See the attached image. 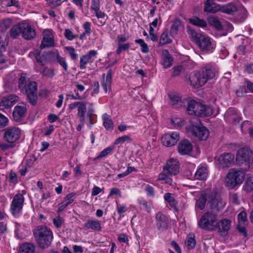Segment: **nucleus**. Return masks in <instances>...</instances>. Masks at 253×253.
Returning a JSON list of instances; mask_svg holds the SVG:
<instances>
[{"label":"nucleus","mask_w":253,"mask_h":253,"mask_svg":"<svg viewBox=\"0 0 253 253\" xmlns=\"http://www.w3.org/2000/svg\"><path fill=\"white\" fill-rule=\"evenodd\" d=\"M218 73L216 67L211 64L207 65L200 71L191 74L189 77L190 84L193 87L199 88L204 85L209 80L214 78Z\"/></svg>","instance_id":"obj_1"},{"label":"nucleus","mask_w":253,"mask_h":253,"mask_svg":"<svg viewBox=\"0 0 253 253\" xmlns=\"http://www.w3.org/2000/svg\"><path fill=\"white\" fill-rule=\"evenodd\" d=\"M179 168L180 164L177 159H169L163 166V171L159 174L157 181L164 180L166 184L172 185L173 180L170 176L178 174L179 173Z\"/></svg>","instance_id":"obj_2"},{"label":"nucleus","mask_w":253,"mask_h":253,"mask_svg":"<svg viewBox=\"0 0 253 253\" xmlns=\"http://www.w3.org/2000/svg\"><path fill=\"white\" fill-rule=\"evenodd\" d=\"M33 235L38 245L43 249L50 246L53 238L52 230L43 225L37 226L33 230Z\"/></svg>","instance_id":"obj_3"},{"label":"nucleus","mask_w":253,"mask_h":253,"mask_svg":"<svg viewBox=\"0 0 253 253\" xmlns=\"http://www.w3.org/2000/svg\"><path fill=\"white\" fill-rule=\"evenodd\" d=\"M187 103L186 111L189 115L205 117L213 114V109L209 106L202 104L193 100L187 101Z\"/></svg>","instance_id":"obj_4"},{"label":"nucleus","mask_w":253,"mask_h":253,"mask_svg":"<svg viewBox=\"0 0 253 253\" xmlns=\"http://www.w3.org/2000/svg\"><path fill=\"white\" fill-rule=\"evenodd\" d=\"M236 164L241 167V170L248 171L250 169V165L253 162V153L250 148H243L239 149L236 157Z\"/></svg>","instance_id":"obj_5"},{"label":"nucleus","mask_w":253,"mask_h":253,"mask_svg":"<svg viewBox=\"0 0 253 253\" xmlns=\"http://www.w3.org/2000/svg\"><path fill=\"white\" fill-rule=\"evenodd\" d=\"M245 177L244 171L231 169L226 177V185L231 188L240 185L244 181Z\"/></svg>","instance_id":"obj_6"},{"label":"nucleus","mask_w":253,"mask_h":253,"mask_svg":"<svg viewBox=\"0 0 253 253\" xmlns=\"http://www.w3.org/2000/svg\"><path fill=\"white\" fill-rule=\"evenodd\" d=\"M217 220V214L213 211H207L201 217L198 222L199 226L204 229L212 230L215 229Z\"/></svg>","instance_id":"obj_7"},{"label":"nucleus","mask_w":253,"mask_h":253,"mask_svg":"<svg viewBox=\"0 0 253 253\" xmlns=\"http://www.w3.org/2000/svg\"><path fill=\"white\" fill-rule=\"evenodd\" d=\"M208 204L211 209L219 211L224 207L225 203L219 197L216 190H210Z\"/></svg>","instance_id":"obj_8"},{"label":"nucleus","mask_w":253,"mask_h":253,"mask_svg":"<svg viewBox=\"0 0 253 253\" xmlns=\"http://www.w3.org/2000/svg\"><path fill=\"white\" fill-rule=\"evenodd\" d=\"M37 83L31 81L28 83L27 86L21 91L26 93L29 102L35 105L37 101Z\"/></svg>","instance_id":"obj_9"},{"label":"nucleus","mask_w":253,"mask_h":253,"mask_svg":"<svg viewBox=\"0 0 253 253\" xmlns=\"http://www.w3.org/2000/svg\"><path fill=\"white\" fill-rule=\"evenodd\" d=\"M4 131L3 138L4 141L9 143L16 142L20 137L21 131L18 127H8L5 129Z\"/></svg>","instance_id":"obj_10"},{"label":"nucleus","mask_w":253,"mask_h":253,"mask_svg":"<svg viewBox=\"0 0 253 253\" xmlns=\"http://www.w3.org/2000/svg\"><path fill=\"white\" fill-rule=\"evenodd\" d=\"M179 139V134L177 132H172L164 134L161 137V141L164 145L171 147L174 146Z\"/></svg>","instance_id":"obj_11"},{"label":"nucleus","mask_w":253,"mask_h":253,"mask_svg":"<svg viewBox=\"0 0 253 253\" xmlns=\"http://www.w3.org/2000/svg\"><path fill=\"white\" fill-rule=\"evenodd\" d=\"M24 201V198L21 194L14 196L12 201L10 211L13 215H15L21 211Z\"/></svg>","instance_id":"obj_12"},{"label":"nucleus","mask_w":253,"mask_h":253,"mask_svg":"<svg viewBox=\"0 0 253 253\" xmlns=\"http://www.w3.org/2000/svg\"><path fill=\"white\" fill-rule=\"evenodd\" d=\"M27 111V105L24 103L16 105L13 112V120L19 122L24 119Z\"/></svg>","instance_id":"obj_13"},{"label":"nucleus","mask_w":253,"mask_h":253,"mask_svg":"<svg viewBox=\"0 0 253 253\" xmlns=\"http://www.w3.org/2000/svg\"><path fill=\"white\" fill-rule=\"evenodd\" d=\"M21 35L24 39L27 40H31L36 37V30L34 27L30 24L23 22L21 23Z\"/></svg>","instance_id":"obj_14"},{"label":"nucleus","mask_w":253,"mask_h":253,"mask_svg":"<svg viewBox=\"0 0 253 253\" xmlns=\"http://www.w3.org/2000/svg\"><path fill=\"white\" fill-rule=\"evenodd\" d=\"M191 132L193 135L201 140H206L209 135L208 129L203 126H193Z\"/></svg>","instance_id":"obj_15"},{"label":"nucleus","mask_w":253,"mask_h":253,"mask_svg":"<svg viewBox=\"0 0 253 253\" xmlns=\"http://www.w3.org/2000/svg\"><path fill=\"white\" fill-rule=\"evenodd\" d=\"M156 226L159 231H163L168 229L169 220L167 216L159 212L156 215Z\"/></svg>","instance_id":"obj_16"},{"label":"nucleus","mask_w":253,"mask_h":253,"mask_svg":"<svg viewBox=\"0 0 253 253\" xmlns=\"http://www.w3.org/2000/svg\"><path fill=\"white\" fill-rule=\"evenodd\" d=\"M192 149V144L187 139L180 140L177 145L178 152L181 155H189Z\"/></svg>","instance_id":"obj_17"},{"label":"nucleus","mask_w":253,"mask_h":253,"mask_svg":"<svg viewBox=\"0 0 253 253\" xmlns=\"http://www.w3.org/2000/svg\"><path fill=\"white\" fill-rule=\"evenodd\" d=\"M97 52L96 50H90L86 54L83 55L80 60V68L84 69L88 63L93 62L94 58L96 57Z\"/></svg>","instance_id":"obj_18"},{"label":"nucleus","mask_w":253,"mask_h":253,"mask_svg":"<svg viewBox=\"0 0 253 253\" xmlns=\"http://www.w3.org/2000/svg\"><path fill=\"white\" fill-rule=\"evenodd\" d=\"M197 45L203 51H210L213 48L211 39L208 37L203 35L197 42Z\"/></svg>","instance_id":"obj_19"},{"label":"nucleus","mask_w":253,"mask_h":253,"mask_svg":"<svg viewBox=\"0 0 253 253\" xmlns=\"http://www.w3.org/2000/svg\"><path fill=\"white\" fill-rule=\"evenodd\" d=\"M234 156L231 153H223L218 158V161L222 168H228L234 163Z\"/></svg>","instance_id":"obj_20"},{"label":"nucleus","mask_w":253,"mask_h":253,"mask_svg":"<svg viewBox=\"0 0 253 253\" xmlns=\"http://www.w3.org/2000/svg\"><path fill=\"white\" fill-rule=\"evenodd\" d=\"M53 36L50 31L46 30L43 33V39L40 45V48L43 49L46 47L54 45Z\"/></svg>","instance_id":"obj_21"},{"label":"nucleus","mask_w":253,"mask_h":253,"mask_svg":"<svg viewBox=\"0 0 253 253\" xmlns=\"http://www.w3.org/2000/svg\"><path fill=\"white\" fill-rule=\"evenodd\" d=\"M210 190L207 189L201 192V196L196 202V208L200 210H203L206 204L209 202Z\"/></svg>","instance_id":"obj_22"},{"label":"nucleus","mask_w":253,"mask_h":253,"mask_svg":"<svg viewBox=\"0 0 253 253\" xmlns=\"http://www.w3.org/2000/svg\"><path fill=\"white\" fill-rule=\"evenodd\" d=\"M231 221L229 219H222L216 223L215 229H217L221 234H225L230 228Z\"/></svg>","instance_id":"obj_23"},{"label":"nucleus","mask_w":253,"mask_h":253,"mask_svg":"<svg viewBox=\"0 0 253 253\" xmlns=\"http://www.w3.org/2000/svg\"><path fill=\"white\" fill-rule=\"evenodd\" d=\"M204 11L214 13L221 10V5L216 4L213 0H207L204 3Z\"/></svg>","instance_id":"obj_24"},{"label":"nucleus","mask_w":253,"mask_h":253,"mask_svg":"<svg viewBox=\"0 0 253 253\" xmlns=\"http://www.w3.org/2000/svg\"><path fill=\"white\" fill-rule=\"evenodd\" d=\"M224 117L226 120L231 124L239 123L240 121L237 111L234 108H229L226 112Z\"/></svg>","instance_id":"obj_25"},{"label":"nucleus","mask_w":253,"mask_h":253,"mask_svg":"<svg viewBox=\"0 0 253 253\" xmlns=\"http://www.w3.org/2000/svg\"><path fill=\"white\" fill-rule=\"evenodd\" d=\"M162 64L164 68H168L172 65L173 58L168 50L164 49L162 51Z\"/></svg>","instance_id":"obj_26"},{"label":"nucleus","mask_w":253,"mask_h":253,"mask_svg":"<svg viewBox=\"0 0 253 253\" xmlns=\"http://www.w3.org/2000/svg\"><path fill=\"white\" fill-rule=\"evenodd\" d=\"M84 227L87 229H91L98 231L101 229V223L98 220H87L84 224Z\"/></svg>","instance_id":"obj_27"},{"label":"nucleus","mask_w":253,"mask_h":253,"mask_svg":"<svg viewBox=\"0 0 253 253\" xmlns=\"http://www.w3.org/2000/svg\"><path fill=\"white\" fill-rule=\"evenodd\" d=\"M19 252L20 253H35V246L30 243H24L19 247Z\"/></svg>","instance_id":"obj_28"},{"label":"nucleus","mask_w":253,"mask_h":253,"mask_svg":"<svg viewBox=\"0 0 253 253\" xmlns=\"http://www.w3.org/2000/svg\"><path fill=\"white\" fill-rule=\"evenodd\" d=\"M164 199L167 201L169 205L176 212L178 211L177 207V203L174 198L172 196V194L170 193H167L164 195Z\"/></svg>","instance_id":"obj_29"},{"label":"nucleus","mask_w":253,"mask_h":253,"mask_svg":"<svg viewBox=\"0 0 253 253\" xmlns=\"http://www.w3.org/2000/svg\"><path fill=\"white\" fill-rule=\"evenodd\" d=\"M76 195L75 193H71L68 194L64 199L63 202H62L58 208L59 211H62L64 210L67 206H68L70 204L74 202V200L72 199L73 197H74Z\"/></svg>","instance_id":"obj_30"},{"label":"nucleus","mask_w":253,"mask_h":253,"mask_svg":"<svg viewBox=\"0 0 253 253\" xmlns=\"http://www.w3.org/2000/svg\"><path fill=\"white\" fill-rule=\"evenodd\" d=\"M195 236L193 233H190L187 236L185 241V245L188 250L193 249L195 247L196 241Z\"/></svg>","instance_id":"obj_31"},{"label":"nucleus","mask_w":253,"mask_h":253,"mask_svg":"<svg viewBox=\"0 0 253 253\" xmlns=\"http://www.w3.org/2000/svg\"><path fill=\"white\" fill-rule=\"evenodd\" d=\"M21 23H18L12 26L9 31L10 37L15 39L21 34L22 31Z\"/></svg>","instance_id":"obj_32"},{"label":"nucleus","mask_w":253,"mask_h":253,"mask_svg":"<svg viewBox=\"0 0 253 253\" xmlns=\"http://www.w3.org/2000/svg\"><path fill=\"white\" fill-rule=\"evenodd\" d=\"M112 70H109L107 72L105 80H104L102 83L103 89L105 93L107 92L108 89L110 90L112 84Z\"/></svg>","instance_id":"obj_33"},{"label":"nucleus","mask_w":253,"mask_h":253,"mask_svg":"<svg viewBox=\"0 0 253 253\" xmlns=\"http://www.w3.org/2000/svg\"><path fill=\"white\" fill-rule=\"evenodd\" d=\"M169 96L170 98V104L174 108H179L182 106V103L181 102L180 97L173 93H170L169 94Z\"/></svg>","instance_id":"obj_34"},{"label":"nucleus","mask_w":253,"mask_h":253,"mask_svg":"<svg viewBox=\"0 0 253 253\" xmlns=\"http://www.w3.org/2000/svg\"><path fill=\"white\" fill-rule=\"evenodd\" d=\"M238 10L237 6L232 3L221 6L220 11L228 14H232Z\"/></svg>","instance_id":"obj_35"},{"label":"nucleus","mask_w":253,"mask_h":253,"mask_svg":"<svg viewBox=\"0 0 253 253\" xmlns=\"http://www.w3.org/2000/svg\"><path fill=\"white\" fill-rule=\"evenodd\" d=\"M208 170L206 167H201L195 174V178L198 180H205L208 176Z\"/></svg>","instance_id":"obj_36"},{"label":"nucleus","mask_w":253,"mask_h":253,"mask_svg":"<svg viewBox=\"0 0 253 253\" xmlns=\"http://www.w3.org/2000/svg\"><path fill=\"white\" fill-rule=\"evenodd\" d=\"M189 22L193 25L202 28L206 27L207 25V22L205 20L200 19L196 16L190 18Z\"/></svg>","instance_id":"obj_37"},{"label":"nucleus","mask_w":253,"mask_h":253,"mask_svg":"<svg viewBox=\"0 0 253 253\" xmlns=\"http://www.w3.org/2000/svg\"><path fill=\"white\" fill-rule=\"evenodd\" d=\"M103 126L106 129L112 130L113 128V123L110 117L107 114L103 116Z\"/></svg>","instance_id":"obj_38"},{"label":"nucleus","mask_w":253,"mask_h":253,"mask_svg":"<svg viewBox=\"0 0 253 253\" xmlns=\"http://www.w3.org/2000/svg\"><path fill=\"white\" fill-rule=\"evenodd\" d=\"M208 21L210 25L215 28L216 29L221 30L223 29L222 24L216 17H210L208 19Z\"/></svg>","instance_id":"obj_39"},{"label":"nucleus","mask_w":253,"mask_h":253,"mask_svg":"<svg viewBox=\"0 0 253 253\" xmlns=\"http://www.w3.org/2000/svg\"><path fill=\"white\" fill-rule=\"evenodd\" d=\"M187 33L190 37L191 38V40L193 41H194L196 43L200 39V37L203 35L200 33H197L193 28L189 27H188Z\"/></svg>","instance_id":"obj_40"},{"label":"nucleus","mask_w":253,"mask_h":253,"mask_svg":"<svg viewBox=\"0 0 253 253\" xmlns=\"http://www.w3.org/2000/svg\"><path fill=\"white\" fill-rule=\"evenodd\" d=\"M27 77L26 74L21 73L20 77L18 79V86L22 91L27 86Z\"/></svg>","instance_id":"obj_41"},{"label":"nucleus","mask_w":253,"mask_h":253,"mask_svg":"<svg viewBox=\"0 0 253 253\" xmlns=\"http://www.w3.org/2000/svg\"><path fill=\"white\" fill-rule=\"evenodd\" d=\"M114 146H110L109 147L104 149L103 151H102L99 155L97 157H95L94 159V160H96L97 159H99L100 158H102L103 157H104L111 153L112 151L114 150Z\"/></svg>","instance_id":"obj_42"},{"label":"nucleus","mask_w":253,"mask_h":253,"mask_svg":"<svg viewBox=\"0 0 253 253\" xmlns=\"http://www.w3.org/2000/svg\"><path fill=\"white\" fill-rule=\"evenodd\" d=\"M94 108H93V104L91 103L89 104L88 111L87 112V118L89 119V122L90 124H93L94 123L93 121V119L95 115L93 114L94 112Z\"/></svg>","instance_id":"obj_43"},{"label":"nucleus","mask_w":253,"mask_h":253,"mask_svg":"<svg viewBox=\"0 0 253 253\" xmlns=\"http://www.w3.org/2000/svg\"><path fill=\"white\" fill-rule=\"evenodd\" d=\"M171 42V40L168 38V32L165 31L161 35L159 44L162 46L164 44L169 43Z\"/></svg>","instance_id":"obj_44"},{"label":"nucleus","mask_w":253,"mask_h":253,"mask_svg":"<svg viewBox=\"0 0 253 253\" xmlns=\"http://www.w3.org/2000/svg\"><path fill=\"white\" fill-rule=\"evenodd\" d=\"M56 59L57 63H58L63 68V69L67 71L68 70V65L64 58L60 56L58 53L56 55Z\"/></svg>","instance_id":"obj_45"},{"label":"nucleus","mask_w":253,"mask_h":253,"mask_svg":"<svg viewBox=\"0 0 253 253\" xmlns=\"http://www.w3.org/2000/svg\"><path fill=\"white\" fill-rule=\"evenodd\" d=\"M13 105L9 101V99L7 98V97H4L0 102V107H2L1 109L4 110L5 109H8L11 107Z\"/></svg>","instance_id":"obj_46"},{"label":"nucleus","mask_w":253,"mask_h":253,"mask_svg":"<svg viewBox=\"0 0 253 253\" xmlns=\"http://www.w3.org/2000/svg\"><path fill=\"white\" fill-rule=\"evenodd\" d=\"M126 141L131 142L132 139L128 135H124L116 139L114 142V144L118 145L120 143H123Z\"/></svg>","instance_id":"obj_47"},{"label":"nucleus","mask_w":253,"mask_h":253,"mask_svg":"<svg viewBox=\"0 0 253 253\" xmlns=\"http://www.w3.org/2000/svg\"><path fill=\"white\" fill-rule=\"evenodd\" d=\"M86 111V103L82 102L78 109V116L85 115Z\"/></svg>","instance_id":"obj_48"},{"label":"nucleus","mask_w":253,"mask_h":253,"mask_svg":"<svg viewBox=\"0 0 253 253\" xmlns=\"http://www.w3.org/2000/svg\"><path fill=\"white\" fill-rule=\"evenodd\" d=\"M238 221L239 224H245V222L247 220V214L244 211H242L240 212L238 215Z\"/></svg>","instance_id":"obj_49"},{"label":"nucleus","mask_w":253,"mask_h":253,"mask_svg":"<svg viewBox=\"0 0 253 253\" xmlns=\"http://www.w3.org/2000/svg\"><path fill=\"white\" fill-rule=\"evenodd\" d=\"M54 225L57 228H60L64 222V219L58 215L54 218L53 220Z\"/></svg>","instance_id":"obj_50"},{"label":"nucleus","mask_w":253,"mask_h":253,"mask_svg":"<svg viewBox=\"0 0 253 253\" xmlns=\"http://www.w3.org/2000/svg\"><path fill=\"white\" fill-rule=\"evenodd\" d=\"M42 74L44 76L51 78L54 76V73L53 70L46 67L43 69Z\"/></svg>","instance_id":"obj_51"},{"label":"nucleus","mask_w":253,"mask_h":253,"mask_svg":"<svg viewBox=\"0 0 253 253\" xmlns=\"http://www.w3.org/2000/svg\"><path fill=\"white\" fill-rule=\"evenodd\" d=\"M64 36L69 41H72L76 38L77 36L73 34V32L69 29H66L64 32Z\"/></svg>","instance_id":"obj_52"},{"label":"nucleus","mask_w":253,"mask_h":253,"mask_svg":"<svg viewBox=\"0 0 253 253\" xmlns=\"http://www.w3.org/2000/svg\"><path fill=\"white\" fill-rule=\"evenodd\" d=\"M8 120L0 113V128L4 127L8 125Z\"/></svg>","instance_id":"obj_53"},{"label":"nucleus","mask_w":253,"mask_h":253,"mask_svg":"<svg viewBox=\"0 0 253 253\" xmlns=\"http://www.w3.org/2000/svg\"><path fill=\"white\" fill-rule=\"evenodd\" d=\"M47 3L52 7H56L61 4L63 1L62 0H46ZM67 0H64L67 1Z\"/></svg>","instance_id":"obj_54"},{"label":"nucleus","mask_w":253,"mask_h":253,"mask_svg":"<svg viewBox=\"0 0 253 253\" xmlns=\"http://www.w3.org/2000/svg\"><path fill=\"white\" fill-rule=\"evenodd\" d=\"M66 49L68 51L71 58L73 60H76L77 58L78 55L75 53L74 48L71 46L66 47Z\"/></svg>","instance_id":"obj_55"},{"label":"nucleus","mask_w":253,"mask_h":253,"mask_svg":"<svg viewBox=\"0 0 253 253\" xmlns=\"http://www.w3.org/2000/svg\"><path fill=\"white\" fill-rule=\"evenodd\" d=\"M139 204L142 209H145L148 212H150L151 210V205L150 204H149L147 201L145 200L140 201Z\"/></svg>","instance_id":"obj_56"},{"label":"nucleus","mask_w":253,"mask_h":253,"mask_svg":"<svg viewBox=\"0 0 253 253\" xmlns=\"http://www.w3.org/2000/svg\"><path fill=\"white\" fill-rule=\"evenodd\" d=\"M91 9L94 11L100 8L99 0H92Z\"/></svg>","instance_id":"obj_57"},{"label":"nucleus","mask_w":253,"mask_h":253,"mask_svg":"<svg viewBox=\"0 0 253 253\" xmlns=\"http://www.w3.org/2000/svg\"><path fill=\"white\" fill-rule=\"evenodd\" d=\"M183 70L182 66H177L173 68L172 76H178Z\"/></svg>","instance_id":"obj_58"},{"label":"nucleus","mask_w":253,"mask_h":253,"mask_svg":"<svg viewBox=\"0 0 253 253\" xmlns=\"http://www.w3.org/2000/svg\"><path fill=\"white\" fill-rule=\"evenodd\" d=\"M7 98L9 99V101L11 103V104L13 105V104L18 101V96L15 94H10L6 96Z\"/></svg>","instance_id":"obj_59"},{"label":"nucleus","mask_w":253,"mask_h":253,"mask_svg":"<svg viewBox=\"0 0 253 253\" xmlns=\"http://www.w3.org/2000/svg\"><path fill=\"white\" fill-rule=\"evenodd\" d=\"M181 26V22L180 20L176 19L174 20L171 29L172 30L177 31L179 29V28Z\"/></svg>","instance_id":"obj_60"},{"label":"nucleus","mask_w":253,"mask_h":253,"mask_svg":"<svg viewBox=\"0 0 253 253\" xmlns=\"http://www.w3.org/2000/svg\"><path fill=\"white\" fill-rule=\"evenodd\" d=\"M117 209L118 213L121 214L126 211V207L125 205H118L117 204Z\"/></svg>","instance_id":"obj_61"},{"label":"nucleus","mask_w":253,"mask_h":253,"mask_svg":"<svg viewBox=\"0 0 253 253\" xmlns=\"http://www.w3.org/2000/svg\"><path fill=\"white\" fill-rule=\"evenodd\" d=\"M59 119V117L54 114H50L48 116V120L50 123H53L55 121L58 120Z\"/></svg>","instance_id":"obj_62"},{"label":"nucleus","mask_w":253,"mask_h":253,"mask_svg":"<svg viewBox=\"0 0 253 253\" xmlns=\"http://www.w3.org/2000/svg\"><path fill=\"white\" fill-rule=\"evenodd\" d=\"M11 24V21L9 19H5L3 20L2 23V26L5 29L9 28Z\"/></svg>","instance_id":"obj_63"},{"label":"nucleus","mask_w":253,"mask_h":253,"mask_svg":"<svg viewBox=\"0 0 253 253\" xmlns=\"http://www.w3.org/2000/svg\"><path fill=\"white\" fill-rule=\"evenodd\" d=\"M9 181L12 183H16L17 181V175L16 173L13 171H11L9 173Z\"/></svg>","instance_id":"obj_64"}]
</instances>
